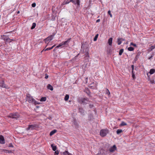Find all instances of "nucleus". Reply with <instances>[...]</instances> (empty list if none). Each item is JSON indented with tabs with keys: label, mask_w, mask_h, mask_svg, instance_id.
Segmentation results:
<instances>
[{
	"label": "nucleus",
	"mask_w": 155,
	"mask_h": 155,
	"mask_svg": "<svg viewBox=\"0 0 155 155\" xmlns=\"http://www.w3.org/2000/svg\"><path fill=\"white\" fill-rule=\"evenodd\" d=\"M5 143V140L4 137L2 135L0 136V143L4 144Z\"/></svg>",
	"instance_id": "12"
},
{
	"label": "nucleus",
	"mask_w": 155,
	"mask_h": 155,
	"mask_svg": "<svg viewBox=\"0 0 155 155\" xmlns=\"http://www.w3.org/2000/svg\"><path fill=\"white\" fill-rule=\"evenodd\" d=\"M31 6L32 7H34L36 6V4L35 3H34L32 4Z\"/></svg>",
	"instance_id": "38"
},
{
	"label": "nucleus",
	"mask_w": 155,
	"mask_h": 155,
	"mask_svg": "<svg viewBox=\"0 0 155 155\" xmlns=\"http://www.w3.org/2000/svg\"><path fill=\"white\" fill-rule=\"evenodd\" d=\"M85 57H86L87 59L89 58V56L88 55V51H87L85 54Z\"/></svg>",
	"instance_id": "25"
},
{
	"label": "nucleus",
	"mask_w": 155,
	"mask_h": 155,
	"mask_svg": "<svg viewBox=\"0 0 155 155\" xmlns=\"http://www.w3.org/2000/svg\"><path fill=\"white\" fill-rule=\"evenodd\" d=\"M48 75H47V74L45 75V79H47L48 78Z\"/></svg>",
	"instance_id": "41"
},
{
	"label": "nucleus",
	"mask_w": 155,
	"mask_h": 155,
	"mask_svg": "<svg viewBox=\"0 0 155 155\" xmlns=\"http://www.w3.org/2000/svg\"><path fill=\"white\" fill-rule=\"evenodd\" d=\"M98 35L97 34L95 36L94 38V41H95L97 40V38L98 37Z\"/></svg>",
	"instance_id": "30"
},
{
	"label": "nucleus",
	"mask_w": 155,
	"mask_h": 155,
	"mask_svg": "<svg viewBox=\"0 0 155 155\" xmlns=\"http://www.w3.org/2000/svg\"><path fill=\"white\" fill-rule=\"evenodd\" d=\"M155 48V45L151 46L150 47V51H152L153 49Z\"/></svg>",
	"instance_id": "31"
},
{
	"label": "nucleus",
	"mask_w": 155,
	"mask_h": 155,
	"mask_svg": "<svg viewBox=\"0 0 155 155\" xmlns=\"http://www.w3.org/2000/svg\"><path fill=\"white\" fill-rule=\"evenodd\" d=\"M19 13V11H18V13Z\"/></svg>",
	"instance_id": "49"
},
{
	"label": "nucleus",
	"mask_w": 155,
	"mask_h": 155,
	"mask_svg": "<svg viewBox=\"0 0 155 155\" xmlns=\"http://www.w3.org/2000/svg\"><path fill=\"white\" fill-rule=\"evenodd\" d=\"M9 147H13V146H9Z\"/></svg>",
	"instance_id": "46"
},
{
	"label": "nucleus",
	"mask_w": 155,
	"mask_h": 155,
	"mask_svg": "<svg viewBox=\"0 0 155 155\" xmlns=\"http://www.w3.org/2000/svg\"><path fill=\"white\" fill-rule=\"evenodd\" d=\"M8 117L13 119H17L19 117V115L17 113H11Z\"/></svg>",
	"instance_id": "4"
},
{
	"label": "nucleus",
	"mask_w": 155,
	"mask_h": 155,
	"mask_svg": "<svg viewBox=\"0 0 155 155\" xmlns=\"http://www.w3.org/2000/svg\"><path fill=\"white\" fill-rule=\"evenodd\" d=\"M120 39H121V41H124V39L122 38H120Z\"/></svg>",
	"instance_id": "44"
},
{
	"label": "nucleus",
	"mask_w": 155,
	"mask_h": 155,
	"mask_svg": "<svg viewBox=\"0 0 155 155\" xmlns=\"http://www.w3.org/2000/svg\"><path fill=\"white\" fill-rule=\"evenodd\" d=\"M155 71V70L153 69H152L150 70V74H153Z\"/></svg>",
	"instance_id": "20"
},
{
	"label": "nucleus",
	"mask_w": 155,
	"mask_h": 155,
	"mask_svg": "<svg viewBox=\"0 0 155 155\" xmlns=\"http://www.w3.org/2000/svg\"><path fill=\"white\" fill-rule=\"evenodd\" d=\"M106 93L108 94L109 96H110V92L109 90L108 89H107V91L106 92Z\"/></svg>",
	"instance_id": "32"
},
{
	"label": "nucleus",
	"mask_w": 155,
	"mask_h": 155,
	"mask_svg": "<svg viewBox=\"0 0 155 155\" xmlns=\"http://www.w3.org/2000/svg\"><path fill=\"white\" fill-rule=\"evenodd\" d=\"M117 42L118 45H120L121 43V39H120L119 38L117 39Z\"/></svg>",
	"instance_id": "24"
},
{
	"label": "nucleus",
	"mask_w": 155,
	"mask_h": 155,
	"mask_svg": "<svg viewBox=\"0 0 155 155\" xmlns=\"http://www.w3.org/2000/svg\"><path fill=\"white\" fill-rule=\"evenodd\" d=\"M100 19H98L96 21V22H98L100 21Z\"/></svg>",
	"instance_id": "42"
},
{
	"label": "nucleus",
	"mask_w": 155,
	"mask_h": 155,
	"mask_svg": "<svg viewBox=\"0 0 155 155\" xmlns=\"http://www.w3.org/2000/svg\"><path fill=\"white\" fill-rule=\"evenodd\" d=\"M124 51V49H120L119 51V54L120 55H121L122 53H123Z\"/></svg>",
	"instance_id": "28"
},
{
	"label": "nucleus",
	"mask_w": 155,
	"mask_h": 155,
	"mask_svg": "<svg viewBox=\"0 0 155 155\" xmlns=\"http://www.w3.org/2000/svg\"><path fill=\"white\" fill-rule=\"evenodd\" d=\"M0 86L3 87H4L6 88H8L7 86L3 82H2L0 83Z\"/></svg>",
	"instance_id": "13"
},
{
	"label": "nucleus",
	"mask_w": 155,
	"mask_h": 155,
	"mask_svg": "<svg viewBox=\"0 0 155 155\" xmlns=\"http://www.w3.org/2000/svg\"><path fill=\"white\" fill-rule=\"evenodd\" d=\"M47 45L46 46V47H45V48H46V47L47 46V45Z\"/></svg>",
	"instance_id": "47"
},
{
	"label": "nucleus",
	"mask_w": 155,
	"mask_h": 155,
	"mask_svg": "<svg viewBox=\"0 0 155 155\" xmlns=\"http://www.w3.org/2000/svg\"><path fill=\"white\" fill-rule=\"evenodd\" d=\"M51 146H52V145H53V144H52L51 145Z\"/></svg>",
	"instance_id": "50"
},
{
	"label": "nucleus",
	"mask_w": 155,
	"mask_h": 155,
	"mask_svg": "<svg viewBox=\"0 0 155 155\" xmlns=\"http://www.w3.org/2000/svg\"><path fill=\"white\" fill-rule=\"evenodd\" d=\"M38 127V126L35 124L30 125L28 126V127L27 128V130H33Z\"/></svg>",
	"instance_id": "5"
},
{
	"label": "nucleus",
	"mask_w": 155,
	"mask_h": 155,
	"mask_svg": "<svg viewBox=\"0 0 155 155\" xmlns=\"http://www.w3.org/2000/svg\"><path fill=\"white\" fill-rule=\"evenodd\" d=\"M26 100L30 103L34 104H38V103L35 101V99L29 94H27L26 97Z\"/></svg>",
	"instance_id": "1"
},
{
	"label": "nucleus",
	"mask_w": 155,
	"mask_h": 155,
	"mask_svg": "<svg viewBox=\"0 0 155 155\" xmlns=\"http://www.w3.org/2000/svg\"><path fill=\"white\" fill-rule=\"evenodd\" d=\"M59 153V151L58 150H57L56 151H55V152H54V155H57Z\"/></svg>",
	"instance_id": "35"
},
{
	"label": "nucleus",
	"mask_w": 155,
	"mask_h": 155,
	"mask_svg": "<svg viewBox=\"0 0 155 155\" xmlns=\"http://www.w3.org/2000/svg\"><path fill=\"white\" fill-rule=\"evenodd\" d=\"M63 155H72V154L69 153L68 151H65L63 153Z\"/></svg>",
	"instance_id": "18"
},
{
	"label": "nucleus",
	"mask_w": 155,
	"mask_h": 155,
	"mask_svg": "<svg viewBox=\"0 0 155 155\" xmlns=\"http://www.w3.org/2000/svg\"><path fill=\"white\" fill-rule=\"evenodd\" d=\"M74 124L75 125H77V124L75 122Z\"/></svg>",
	"instance_id": "45"
},
{
	"label": "nucleus",
	"mask_w": 155,
	"mask_h": 155,
	"mask_svg": "<svg viewBox=\"0 0 155 155\" xmlns=\"http://www.w3.org/2000/svg\"><path fill=\"white\" fill-rule=\"evenodd\" d=\"M117 149L116 146H112L108 150V151L111 153H113Z\"/></svg>",
	"instance_id": "11"
},
{
	"label": "nucleus",
	"mask_w": 155,
	"mask_h": 155,
	"mask_svg": "<svg viewBox=\"0 0 155 155\" xmlns=\"http://www.w3.org/2000/svg\"><path fill=\"white\" fill-rule=\"evenodd\" d=\"M131 68H132V71H134V66L133 65H131Z\"/></svg>",
	"instance_id": "40"
},
{
	"label": "nucleus",
	"mask_w": 155,
	"mask_h": 155,
	"mask_svg": "<svg viewBox=\"0 0 155 155\" xmlns=\"http://www.w3.org/2000/svg\"><path fill=\"white\" fill-rule=\"evenodd\" d=\"M70 2H72L75 5L77 4L78 6H79L80 5V0H76V2L74 0H67L64 2V4H68Z\"/></svg>",
	"instance_id": "2"
},
{
	"label": "nucleus",
	"mask_w": 155,
	"mask_h": 155,
	"mask_svg": "<svg viewBox=\"0 0 155 155\" xmlns=\"http://www.w3.org/2000/svg\"><path fill=\"white\" fill-rule=\"evenodd\" d=\"M127 125V124L126 123H125L124 121H122L121 122V123L120 124V126H125L126 125Z\"/></svg>",
	"instance_id": "22"
},
{
	"label": "nucleus",
	"mask_w": 155,
	"mask_h": 155,
	"mask_svg": "<svg viewBox=\"0 0 155 155\" xmlns=\"http://www.w3.org/2000/svg\"><path fill=\"white\" fill-rule=\"evenodd\" d=\"M113 38H110L108 40V43L109 45L112 46Z\"/></svg>",
	"instance_id": "14"
},
{
	"label": "nucleus",
	"mask_w": 155,
	"mask_h": 155,
	"mask_svg": "<svg viewBox=\"0 0 155 155\" xmlns=\"http://www.w3.org/2000/svg\"><path fill=\"white\" fill-rule=\"evenodd\" d=\"M53 35H51L48 37L44 40V41H45V43L47 44V45H48L49 42L53 39Z\"/></svg>",
	"instance_id": "8"
},
{
	"label": "nucleus",
	"mask_w": 155,
	"mask_h": 155,
	"mask_svg": "<svg viewBox=\"0 0 155 155\" xmlns=\"http://www.w3.org/2000/svg\"><path fill=\"white\" fill-rule=\"evenodd\" d=\"M46 98L45 97H42L40 99V101H46Z\"/></svg>",
	"instance_id": "21"
},
{
	"label": "nucleus",
	"mask_w": 155,
	"mask_h": 155,
	"mask_svg": "<svg viewBox=\"0 0 155 155\" xmlns=\"http://www.w3.org/2000/svg\"><path fill=\"white\" fill-rule=\"evenodd\" d=\"M57 132V130H53L51 131L50 133V136H51L54 134L56 133Z\"/></svg>",
	"instance_id": "17"
},
{
	"label": "nucleus",
	"mask_w": 155,
	"mask_h": 155,
	"mask_svg": "<svg viewBox=\"0 0 155 155\" xmlns=\"http://www.w3.org/2000/svg\"><path fill=\"white\" fill-rule=\"evenodd\" d=\"M36 25V23H33L32 24V26L31 28V29H32L34 28L35 27Z\"/></svg>",
	"instance_id": "26"
},
{
	"label": "nucleus",
	"mask_w": 155,
	"mask_h": 155,
	"mask_svg": "<svg viewBox=\"0 0 155 155\" xmlns=\"http://www.w3.org/2000/svg\"><path fill=\"white\" fill-rule=\"evenodd\" d=\"M51 147L52 148V150H53L55 151L57 149L56 146H51Z\"/></svg>",
	"instance_id": "29"
},
{
	"label": "nucleus",
	"mask_w": 155,
	"mask_h": 155,
	"mask_svg": "<svg viewBox=\"0 0 155 155\" xmlns=\"http://www.w3.org/2000/svg\"><path fill=\"white\" fill-rule=\"evenodd\" d=\"M150 81L151 83L152 84H153L154 82V80H150Z\"/></svg>",
	"instance_id": "39"
},
{
	"label": "nucleus",
	"mask_w": 155,
	"mask_h": 155,
	"mask_svg": "<svg viewBox=\"0 0 155 155\" xmlns=\"http://www.w3.org/2000/svg\"><path fill=\"white\" fill-rule=\"evenodd\" d=\"M69 102H71V101H69Z\"/></svg>",
	"instance_id": "51"
},
{
	"label": "nucleus",
	"mask_w": 155,
	"mask_h": 155,
	"mask_svg": "<svg viewBox=\"0 0 155 155\" xmlns=\"http://www.w3.org/2000/svg\"><path fill=\"white\" fill-rule=\"evenodd\" d=\"M108 133V130L107 129H102L100 131V134L102 137H104Z\"/></svg>",
	"instance_id": "6"
},
{
	"label": "nucleus",
	"mask_w": 155,
	"mask_h": 155,
	"mask_svg": "<svg viewBox=\"0 0 155 155\" xmlns=\"http://www.w3.org/2000/svg\"><path fill=\"white\" fill-rule=\"evenodd\" d=\"M69 97L68 94H66L64 98V100L65 101H68L69 99Z\"/></svg>",
	"instance_id": "19"
},
{
	"label": "nucleus",
	"mask_w": 155,
	"mask_h": 155,
	"mask_svg": "<svg viewBox=\"0 0 155 155\" xmlns=\"http://www.w3.org/2000/svg\"><path fill=\"white\" fill-rule=\"evenodd\" d=\"M2 39L4 40L6 42L10 43L13 41L12 39H11L8 36L3 35L1 36Z\"/></svg>",
	"instance_id": "3"
},
{
	"label": "nucleus",
	"mask_w": 155,
	"mask_h": 155,
	"mask_svg": "<svg viewBox=\"0 0 155 155\" xmlns=\"http://www.w3.org/2000/svg\"><path fill=\"white\" fill-rule=\"evenodd\" d=\"M128 50L129 51H131L134 50V48L133 47H130L128 48Z\"/></svg>",
	"instance_id": "27"
},
{
	"label": "nucleus",
	"mask_w": 155,
	"mask_h": 155,
	"mask_svg": "<svg viewBox=\"0 0 155 155\" xmlns=\"http://www.w3.org/2000/svg\"><path fill=\"white\" fill-rule=\"evenodd\" d=\"M108 14L110 16V17L111 18L112 17V15L111 14V13L110 11V10L108 12Z\"/></svg>",
	"instance_id": "36"
},
{
	"label": "nucleus",
	"mask_w": 155,
	"mask_h": 155,
	"mask_svg": "<svg viewBox=\"0 0 155 155\" xmlns=\"http://www.w3.org/2000/svg\"><path fill=\"white\" fill-rule=\"evenodd\" d=\"M79 111L80 113H81L82 114H83L84 113L83 109L81 108H80L79 109Z\"/></svg>",
	"instance_id": "33"
},
{
	"label": "nucleus",
	"mask_w": 155,
	"mask_h": 155,
	"mask_svg": "<svg viewBox=\"0 0 155 155\" xmlns=\"http://www.w3.org/2000/svg\"><path fill=\"white\" fill-rule=\"evenodd\" d=\"M132 78H133V79H135V74H134V71H132Z\"/></svg>",
	"instance_id": "34"
},
{
	"label": "nucleus",
	"mask_w": 155,
	"mask_h": 155,
	"mask_svg": "<svg viewBox=\"0 0 155 155\" xmlns=\"http://www.w3.org/2000/svg\"><path fill=\"white\" fill-rule=\"evenodd\" d=\"M122 132V130L121 129H118L117 131V134H119L121 133Z\"/></svg>",
	"instance_id": "23"
},
{
	"label": "nucleus",
	"mask_w": 155,
	"mask_h": 155,
	"mask_svg": "<svg viewBox=\"0 0 155 155\" xmlns=\"http://www.w3.org/2000/svg\"><path fill=\"white\" fill-rule=\"evenodd\" d=\"M71 39V38L68 39L67 41H63L60 44L58 45L56 47V48H58L62 46L63 45H67L68 43Z\"/></svg>",
	"instance_id": "9"
},
{
	"label": "nucleus",
	"mask_w": 155,
	"mask_h": 155,
	"mask_svg": "<svg viewBox=\"0 0 155 155\" xmlns=\"http://www.w3.org/2000/svg\"><path fill=\"white\" fill-rule=\"evenodd\" d=\"M153 56L152 55L149 58H148V59H150L151 58H152L153 57Z\"/></svg>",
	"instance_id": "43"
},
{
	"label": "nucleus",
	"mask_w": 155,
	"mask_h": 155,
	"mask_svg": "<svg viewBox=\"0 0 155 155\" xmlns=\"http://www.w3.org/2000/svg\"><path fill=\"white\" fill-rule=\"evenodd\" d=\"M88 101L87 99L85 98H81L78 101V102L80 103L84 104H87Z\"/></svg>",
	"instance_id": "10"
},
{
	"label": "nucleus",
	"mask_w": 155,
	"mask_h": 155,
	"mask_svg": "<svg viewBox=\"0 0 155 155\" xmlns=\"http://www.w3.org/2000/svg\"><path fill=\"white\" fill-rule=\"evenodd\" d=\"M130 45H133V46H134V47H136V44H134V43H133L132 42L131 43Z\"/></svg>",
	"instance_id": "37"
},
{
	"label": "nucleus",
	"mask_w": 155,
	"mask_h": 155,
	"mask_svg": "<svg viewBox=\"0 0 155 155\" xmlns=\"http://www.w3.org/2000/svg\"><path fill=\"white\" fill-rule=\"evenodd\" d=\"M55 45H53L52 47H51V48H46V49H45V48H44L42 50V52L43 51H48V50H51V49H52L54 46H55Z\"/></svg>",
	"instance_id": "15"
},
{
	"label": "nucleus",
	"mask_w": 155,
	"mask_h": 155,
	"mask_svg": "<svg viewBox=\"0 0 155 155\" xmlns=\"http://www.w3.org/2000/svg\"><path fill=\"white\" fill-rule=\"evenodd\" d=\"M10 152V151H8V153H9ZM10 152H11V151H10Z\"/></svg>",
	"instance_id": "48"
},
{
	"label": "nucleus",
	"mask_w": 155,
	"mask_h": 155,
	"mask_svg": "<svg viewBox=\"0 0 155 155\" xmlns=\"http://www.w3.org/2000/svg\"><path fill=\"white\" fill-rule=\"evenodd\" d=\"M47 88L48 89L50 90L51 91H53V87L50 84H48L47 86Z\"/></svg>",
	"instance_id": "16"
},
{
	"label": "nucleus",
	"mask_w": 155,
	"mask_h": 155,
	"mask_svg": "<svg viewBox=\"0 0 155 155\" xmlns=\"http://www.w3.org/2000/svg\"><path fill=\"white\" fill-rule=\"evenodd\" d=\"M109 154H108L107 152L103 149H101L100 152L98 153L97 155H110Z\"/></svg>",
	"instance_id": "7"
}]
</instances>
